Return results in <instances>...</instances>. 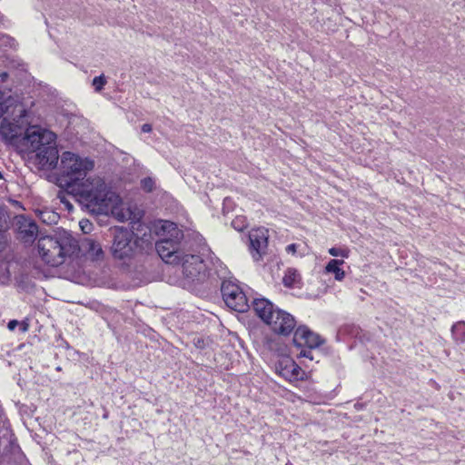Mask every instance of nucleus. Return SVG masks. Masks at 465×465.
<instances>
[{
  "label": "nucleus",
  "mask_w": 465,
  "mask_h": 465,
  "mask_svg": "<svg viewBox=\"0 0 465 465\" xmlns=\"http://www.w3.org/2000/svg\"><path fill=\"white\" fill-rule=\"evenodd\" d=\"M296 249H297V245L295 243H292L286 247V252H292V254H294L296 252Z\"/></svg>",
  "instance_id": "obj_30"
},
{
  "label": "nucleus",
  "mask_w": 465,
  "mask_h": 465,
  "mask_svg": "<svg viewBox=\"0 0 465 465\" xmlns=\"http://www.w3.org/2000/svg\"><path fill=\"white\" fill-rule=\"evenodd\" d=\"M56 134L40 126L27 128L20 140L22 153H35L36 164L43 170L56 168L59 153L56 145Z\"/></svg>",
  "instance_id": "obj_2"
},
{
  "label": "nucleus",
  "mask_w": 465,
  "mask_h": 465,
  "mask_svg": "<svg viewBox=\"0 0 465 465\" xmlns=\"http://www.w3.org/2000/svg\"><path fill=\"white\" fill-rule=\"evenodd\" d=\"M78 250V242L67 232L42 236L37 242V251L43 262L50 266L63 264L67 256Z\"/></svg>",
  "instance_id": "obj_3"
},
{
  "label": "nucleus",
  "mask_w": 465,
  "mask_h": 465,
  "mask_svg": "<svg viewBox=\"0 0 465 465\" xmlns=\"http://www.w3.org/2000/svg\"><path fill=\"white\" fill-rule=\"evenodd\" d=\"M276 372L289 381L303 380L304 371L302 368L290 357H282L275 363Z\"/></svg>",
  "instance_id": "obj_8"
},
{
  "label": "nucleus",
  "mask_w": 465,
  "mask_h": 465,
  "mask_svg": "<svg viewBox=\"0 0 465 465\" xmlns=\"http://www.w3.org/2000/svg\"><path fill=\"white\" fill-rule=\"evenodd\" d=\"M221 292L225 304L232 310L244 312L249 309L248 300L242 289L231 281H223Z\"/></svg>",
  "instance_id": "obj_7"
},
{
  "label": "nucleus",
  "mask_w": 465,
  "mask_h": 465,
  "mask_svg": "<svg viewBox=\"0 0 465 465\" xmlns=\"http://www.w3.org/2000/svg\"><path fill=\"white\" fill-rule=\"evenodd\" d=\"M182 267L184 288L193 290L208 279L207 266L204 261L198 255H187L183 260Z\"/></svg>",
  "instance_id": "obj_5"
},
{
  "label": "nucleus",
  "mask_w": 465,
  "mask_h": 465,
  "mask_svg": "<svg viewBox=\"0 0 465 465\" xmlns=\"http://www.w3.org/2000/svg\"><path fill=\"white\" fill-rule=\"evenodd\" d=\"M40 219L48 224L55 223L58 219V214L52 211H42L40 212Z\"/></svg>",
  "instance_id": "obj_21"
},
{
  "label": "nucleus",
  "mask_w": 465,
  "mask_h": 465,
  "mask_svg": "<svg viewBox=\"0 0 465 465\" xmlns=\"http://www.w3.org/2000/svg\"><path fill=\"white\" fill-rule=\"evenodd\" d=\"M0 136L6 142L20 145L22 129L18 124L4 118L0 124Z\"/></svg>",
  "instance_id": "obj_13"
},
{
  "label": "nucleus",
  "mask_w": 465,
  "mask_h": 465,
  "mask_svg": "<svg viewBox=\"0 0 465 465\" xmlns=\"http://www.w3.org/2000/svg\"><path fill=\"white\" fill-rule=\"evenodd\" d=\"M66 194H68L64 189H62L61 191H59V193H57V198L60 200V202L64 204V206L68 209V210H72L73 209V204L67 200L66 198Z\"/></svg>",
  "instance_id": "obj_25"
},
{
  "label": "nucleus",
  "mask_w": 465,
  "mask_h": 465,
  "mask_svg": "<svg viewBox=\"0 0 465 465\" xmlns=\"http://www.w3.org/2000/svg\"><path fill=\"white\" fill-rule=\"evenodd\" d=\"M0 77H1V80L4 82L8 77V74H7V73L5 72V73L0 74Z\"/></svg>",
  "instance_id": "obj_33"
},
{
  "label": "nucleus",
  "mask_w": 465,
  "mask_h": 465,
  "mask_svg": "<svg viewBox=\"0 0 465 465\" xmlns=\"http://www.w3.org/2000/svg\"><path fill=\"white\" fill-rule=\"evenodd\" d=\"M17 107L20 116H24V113L25 112V109H23L22 105H18Z\"/></svg>",
  "instance_id": "obj_34"
},
{
  "label": "nucleus",
  "mask_w": 465,
  "mask_h": 465,
  "mask_svg": "<svg viewBox=\"0 0 465 465\" xmlns=\"http://www.w3.org/2000/svg\"><path fill=\"white\" fill-rule=\"evenodd\" d=\"M6 38L8 40V43L10 44V45L13 46V44H14L15 40L10 38V37H6Z\"/></svg>",
  "instance_id": "obj_35"
},
{
  "label": "nucleus",
  "mask_w": 465,
  "mask_h": 465,
  "mask_svg": "<svg viewBox=\"0 0 465 465\" xmlns=\"http://www.w3.org/2000/svg\"><path fill=\"white\" fill-rule=\"evenodd\" d=\"M8 101L5 99V94L0 91V118L7 112L8 105L6 103Z\"/></svg>",
  "instance_id": "obj_26"
},
{
  "label": "nucleus",
  "mask_w": 465,
  "mask_h": 465,
  "mask_svg": "<svg viewBox=\"0 0 465 465\" xmlns=\"http://www.w3.org/2000/svg\"><path fill=\"white\" fill-rule=\"evenodd\" d=\"M17 325H19V322L16 320H12L8 322L7 327L10 331H14Z\"/></svg>",
  "instance_id": "obj_28"
},
{
  "label": "nucleus",
  "mask_w": 465,
  "mask_h": 465,
  "mask_svg": "<svg viewBox=\"0 0 465 465\" xmlns=\"http://www.w3.org/2000/svg\"><path fill=\"white\" fill-rule=\"evenodd\" d=\"M141 187L143 191L150 193L154 188V181L151 177H145L141 181Z\"/></svg>",
  "instance_id": "obj_23"
},
{
  "label": "nucleus",
  "mask_w": 465,
  "mask_h": 465,
  "mask_svg": "<svg viewBox=\"0 0 465 465\" xmlns=\"http://www.w3.org/2000/svg\"><path fill=\"white\" fill-rule=\"evenodd\" d=\"M111 236L113 239L110 251L115 260L124 262H129L142 248L143 239L126 227L115 226L112 228Z\"/></svg>",
  "instance_id": "obj_4"
},
{
  "label": "nucleus",
  "mask_w": 465,
  "mask_h": 465,
  "mask_svg": "<svg viewBox=\"0 0 465 465\" xmlns=\"http://www.w3.org/2000/svg\"><path fill=\"white\" fill-rule=\"evenodd\" d=\"M79 249H82L86 254L95 260H99L104 256L101 244L92 238H84L81 242V246L78 245Z\"/></svg>",
  "instance_id": "obj_15"
},
{
  "label": "nucleus",
  "mask_w": 465,
  "mask_h": 465,
  "mask_svg": "<svg viewBox=\"0 0 465 465\" xmlns=\"http://www.w3.org/2000/svg\"><path fill=\"white\" fill-rule=\"evenodd\" d=\"M296 321L294 317L289 312L278 309L269 326L278 334L287 336L294 330Z\"/></svg>",
  "instance_id": "obj_10"
},
{
  "label": "nucleus",
  "mask_w": 465,
  "mask_h": 465,
  "mask_svg": "<svg viewBox=\"0 0 465 465\" xmlns=\"http://www.w3.org/2000/svg\"><path fill=\"white\" fill-rule=\"evenodd\" d=\"M453 339L459 342H465V322H458L451 327Z\"/></svg>",
  "instance_id": "obj_19"
},
{
  "label": "nucleus",
  "mask_w": 465,
  "mask_h": 465,
  "mask_svg": "<svg viewBox=\"0 0 465 465\" xmlns=\"http://www.w3.org/2000/svg\"><path fill=\"white\" fill-rule=\"evenodd\" d=\"M301 281V275L296 269L289 268L285 272L282 282L286 287H294Z\"/></svg>",
  "instance_id": "obj_17"
},
{
  "label": "nucleus",
  "mask_w": 465,
  "mask_h": 465,
  "mask_svg": "<svg viewBox=\"0 0 465 465\" xmlns=\"http://www.w3.org/2000/svg\"><path fill=\"white\" fill-rule=\"evenodd\" d=\"M249 250L254 260L258 261L265 253L268 246V230L265 228L252 229L249 232Z\"/></svg>",
  "instance_id": "obj_9"
},
{
  "label": "nucleus",
  "mask_w": 465,
  "mask_h": 465,
  "mask_svg": "<svg viewBox=\"0 0 465 465\" xmlns=\"http://www.w3.org/2000/svg\"><path fill=\"white\" fill-rule=\"evenodd\" d=\"M106 84L105 77L102 74L93 79V86L96 92H100Z\"/></svg>",
  "instance_id": "obj_22"
},
{
  "label": "nucleus",
  "mask_w": 465,
  "mask_h": 465,
  "mask_svg": "<svg viewBox=\"0 0 465 465\" xmlns=\"http://www.w3.org/2000/svg\"><path fill=\"white\" fill-rule=\"evenodd\" d=\"M324 340L321 336L312 331L307 326H299L293 335V343L296 347L306 346L309 349H314L321 346Z\"/></svg>",
  "instance_id": "obj_11"
},
{
  "label": "nucleus",
  "mask_w": 465,
  "mask_h": 465,
  "mask_svg": "<svg viewBox=\"0 0 465 465\" xmlns=\"http://www.w3.org/2000/svg\"><path fill=\"white\" fill-rule=\"evenodd\" d=\"M116 199L117 200L115 201V203H114L113 206L108 211H106L104 213H94L95 214H107L109 213H112L118 219V221L124 222L125 220H128L130 218V213L127 212L124 213L122 210H119L117 208V205L120 203V198L117 194H116Z\"/></svg>",
  "instance_id": "obj_18"
},
{
  "label": "nucleus",
  "mask_w": 465,
  "mask_h": 465,
  "mask_svg": "<svg viewBox=\"0 0 465 465\" xmlns=\"http://www.w3.org/2000/svg\"><path fill=\"white\" fill-rule=\"evenodd\" d=\"M343 263V260L332 259L327 263L325 271L326 272L333 273L335 280L342 281L345 277V272L341 268V265Z\"/></svg>",
  "instance_id": "obj_16"
},
{
  "label": "nucleus",
  "mask_w": 465,
  "mask_h": 465,
  "mask_svg": "<svg viewBox=\"0 0 465 465\" xmlns=\"http://www.w3.org/2000/svg\"><path fill=\"white\" fill-rule=\"evenodd\" d=\"M19 326L22 332H25L28 330V324L25 322H19Z\"/></svg>",
  "instance_id": "obj_32"
},
{
  "label": "nucleus",
  "mask_w": 465,
  "mask_h": 465,
  "mask_svg": "<svg viewBox=\"0 0 465 465\" xmlns=\"http://www.w3.org/2000/svg\"><path fill=\"white\" fill-rule=\"evenodd\" d=\"M252 308L256 315L268 325L278 310L269 300L264 298L253 300Z\"/></svg>",
  "instance_id": "obj_14"
},
{
  "label": "nucleus",
  "mask_w": 465,
  "mask_h": 465,
  "mask_svg": "<svg viewBox=\"0 0 465 465\" xmlns=\"http://www.w3.org/2000/svg\"><path fill=\"white\" fill-rule=\"evenodd\" d=\"M163 231H168L171 236L157 241L155 249L163 261L167 263H172L178 257L177 252L183 238V232L177 228L176 224L172 222H165L163 225Z\"/></svg>",
  "instance_id": "obj_6"
},
{
  "label": "nucleus",
  "mask_w": 465,
  "mask_h": 465,
  "mask_svg": "<svg viewBox=\"0 0 465 465\" xmlns=\"http://www.w3.org/2000/svg\"><path fill=\"white\" fill-rule=\"evenodd\" d=\"M94 166V161L88 158H81L71 152L63 153L58 185L90 213H104L117 200L116 193L102 178H85Z\"/></svg>",
  "instance_id": "obj_1"
},
{
  "label": "nucleus",
  "mask_w": 465,
  "mask_h": 465,
  "mask_svg": "<svg viewBox=\"0 0 465 465\" xmlns=\"http://www.w3.org/2000/svg\"><path fill=\"white\" fill-rule=\"evenodd\" d=\"M312 350V349H309V348L302 349L299 353V357H304V358H308L310 360H313Z\"/></svg>",
  "instance_id": "obj_27"
},
{
  "label": "nucleus",
  "mask_w": 465,
  "mask_h": 465,
  "mask_svg": "<svg viewBox=\"0 0 465 465\" xmlns=\"http://www.w3.org/2000/svg\"><path fill=\"white\" fill-rule=\"evenodd\" d=\"M17 238L25 243H32L38 233L37 224L25 216H18L16 221Z\"/></svg>",
  "instance_id": "obj_12"
},
{
  "label": "nucleus",
  "mask_w": 465,
  "mask_h": 465,
  "mask_svg": "<svg viewBox=\"0 0 465 465\" xmlns=\"http://www.w3.org/2000/svg\"><path fill=\"white\" fill-rule=\"evenodd\" d=\"M6 227V212L0 206V252H2L6 245V239L4 233V229Z\"/></svg>",
  "instance_id": "obj_20"
},
{
  "label": "nucleus",
  "mask_w": 465,
  "mask_h": 465,
  "mask_svg": "<svg viewBox=\"0 0 465 465\" xmlns=\"http://www.w3.org/2000/svg\"><path fill=\"white\" fill-rule=\"evenodd\" d=\"M142 131L143 133H150L152 131V125L149 124H144L142 125Z\"/></svg>",
  "instance_id": "obj_31"
},
{
  "label": "nucleus",
  "mask_w": 465,
  "mask_h": 465,
  "mask_svg": "<svg viewBox=\"0 0 465 465\" xmlns=\"http://www.w3.org/2000/svg\"><path fill=\"white\" fill-rule=\"evenodd\" d=\"M237 223H242V218H240V217L236 218L235 220L232 221V224L235 229H237L239 231L242 230L243 225L238 226Z\"/></svg>",
  "instance_id": "obj_29"
},
{
  "label": "nucleus",
  "mask_w": 465,
  "mask_h": 465,
  "mask_svg": "<svg viewBox=\"0 0 465 465\" xmlns=\"http://www.w3.org/2000/svg\"><path fill=\"white\" fill-rule=\"evenodd\" d=\"M349 252H350L347 249H341L336 247H331L329 249V253L334 257L341 256L347 258L349 256Z\"/></svg>",
  "instance_id": "obj_24"
}]
</instances>
